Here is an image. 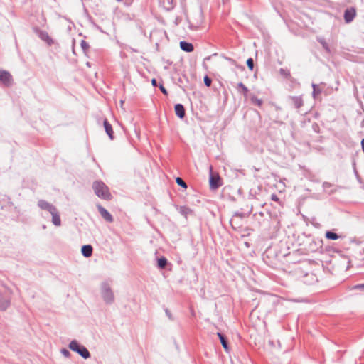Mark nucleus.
<instances>
[{
  "instance_id": "obj_25",
  "label": "nucleus",
  "mask_w": 364,
  "mask_h": 364,
  "mask_svg": "<svg viewBox=\"0 0 364 364\" xmlns=\"http://www.w3.org/2000/svg\"><path fill=\"white\" fill-rule=\"evenodd\" d=\"M247 67L249 68V69H250V70H253V68H254V62H253L252 58H249V59H247Z\"/></svg>"
},
{
  "instance_id": "obj_23",
  "label": "nucleus",
  "mask_w": 364,
  "mask_h": 364,
  "mask_svg": "<svg viewBox=\"0 0 364 364\" xmlns=\"http://www.w3.org/2000/svg\"><path fill=\"white\" fill-rule=\"evenodd\" d=\"M251 100H252V103H254L255 105L259 106V107L262 104V100L257 98L256 97H252Z\"/></svg>"
},
{
  "instance_id": "obj_14",
  "label": "nucleus",
  "mask_w": 364,
  "mask_h": 364,
  "mask_svg": "<svg viewBox=\"0 0 364 364\" xmlns=\"http://www.w3.org/2000/svg\"><path fill=\"white\" fill-rule=\"evenodd\" d=\"M333 186L330 183H328V182H324L323 183V190L325 192H326L328 194H331L333 193L335 191H336V188H333V189H330V188L333 187Z\"/></svg>"
},
{
  "instance_id": "obj_18",
  "label": "nucleus",
  "mask_w": 364,
  "mask_h": 364,
  "mask_svg": "<svg viewBox=\"0 0 364 364\" xmlns=\"http://www.w3.org/2000/svg\"><path fill=\"white\" fill-rule=\"evenodd\" d=\"M40 36L43 41H46L48 44H51L53 43V40L47 33L43 32L41 33Z\"/></svg>"
},
{
  "instance_id": "obj_27",
  "label": "nucleus",
  "mask_w": 364,
  "mask_h": 364,
  "mask_svg": "<svg viewBox=\"0 0 364 364\" xmlns=\"http://www.w3.org/2000/svg\"><path fill=\"white\" fill-rule=\"evenodd\" d=\"M81 46L85 51L89 48V45L85 41H82Z\"/></svg>"
},
{
  "instance_id": "obj_5",
  "label": "nucleus",
  "mask_w": 364,
  "mask_h": 364,
  "mask_svg": "<svg viewBox=\"0 0 364 364\" xmlns=\"http://www.w3.org/2000/svg\"><path fill=\"white\" fill-rule=\"evenodd\" d=\"M97 209L101 216L107 222L112 223L113 221V218L112 215L102 206L100 205H97Z\"/></svg>"
},
{
  "instance_id": "obj_6",
  "label": "nucleus",
  "mask_w": 364,
  "mask_h": 364,
  "mask_svg": "<svg viewBox=\"0 0 364 364\" xmlns=\"http://www.w3.org/2000/svg\"><path fill=\"white\" fill-rule=\"evenodd\" d=\"M220 178L218 174H216V175L211 174L210 178V188L213 189H216L219 186H220L221 184L220 183Z\"/></svg>"
},
{
  "instance_id": "obj_21",
  "label": "nucleus",
  "mask_w": 364,
  "mask_h": 364,
  "mask_svg": "<svg viewBox=\"0 0 364 364\" xmlns=\"http://www.w3.org/2000/svg\"><path fill=\"white\" fill-rule=\"evenodd\" d=\"M176 182L178 186H180L184 188H187L186 183L184 182V181L182 178H181L179 177L176 178Z\"/></svg>"
},
{
  "instance_id": "obj_3",
  "label": "nucleus",
  "mask_w": 364,
  "mask_h": 364,
  "mask_svg": "<svg viewBox=\"0 0 364 364\" xmlns=\"http://www.w3.org/2000/svg\"><path fill=\"white\" fill-rule=\"evenodd\" d=\"M0 81L5 85L9 86L13 82V78L9 72L0 70Z\"/></svg>"
},
{
  "instance_id": "obj_7",
  "label": "nucleus",
  "mask_w": 364,
  "mask_h": 364,
  "mask_svg": "<svg viewBox=\"0 0 364 364\" xmlns=\"http://www.w3.org/2000/svg\"><path fill=\"white\" fill-rule=\"evenodd\" d=\"M38 206L41 209L46 210L49 211L50 213H51L53 210H54L55 209V208L53 207L51 204H50L47 201L43 200H40L38 202Z\"/></svg>"
},
{
  "instance_id": "obj_2",
  "label": "nucleus",
  "mask_w": 364,
  "mask_h": 364,
  "mask_svg": "<svg viewBox=\"0 0 364 364\" xmlns=\"http://www.w3.org/2000/svg\"><path fill=\"white\" fill-rule=\"evenodd\" d=\"M69 348L73 351L77 352L85 359L88 358L90 355L87 349L85 346L80 345L76 341H72Z\"/></svg>"
},
{
  "instance_id": "obj_19",
  "label": "nucleus",
  "mask_w": 364,
  "mask_h": 364,
  "mask_svg": "<svg viewBox=\"0 0 364 364\" xmlns=\"http://www.w3.org/2000/svg\"><path fill=\"white\" fill-rule=\"evenodd\" d=\"M238 88L240 89V92L245 95L247 96V94L248 92L247 87L242 82H240L238 85Z\"/></svg>"
},
{
  "instance_id": "obj_13",
  "label": "nucleus",
  "mask_w": 364,
  "mask_h": 364,
  "mask_svg": "<svg viewBox=\"0 0 364 364\" xmlns=\"http://www.w3.org/2000/svg\"><path fill=\"white\" fill-rule=\"evenodd\" d=\"M217 336H218L220 342H221V344L223 347V348L225 349V351L228 352L229 351V348H228V343H227V341L225 340V338L224 337V336L220 333H217Z\"/></svg>"
},
{
  "instance_id": "obj_30",
  "label": "nucleus",
  "mask_w": 364,
  "mask_h": 364,
  "mask_svg": "<svg viewBox=\"0 0 364 364\" xmlns=\"http://www.w3.org/2000/svg\"><path fill=\"white\" fill-rule=\"evenodd\" d=\"M271 199H272V200L276 201V202H279V198L277 197V196L276 194H272V195L271 196Z\"/></svg>"
},
{
  "instance_id": "obj_31",
  "label": "nucleus",
  "mask_w": 364,
  "mask_h": 364,
  "mask_svg": "<svg viewBox=\"0 0 364 364\" xmlns=\"http://www.w3.org/2000/svg\"><path fill=\"white\" fill-rule=\"evenodd\" d=\"M151 84L154 87H156L157 86V82H156V80L155 78H153L151 80Z\"/></svg>"
},
{
  "instance_id": "obj_15",
  "label": "nucleus",
  "mask_w": 364,
  "mask_h": 364,
  "mask_svg": "<svg viewBox=\"0 0 364 364\" xmlns=\"http://www.w3.org/2000/svg\"><path fill=\"white\" fill-rule=\"evenodd\" d=\"M104 299L107 302H110L113 300V294L109 289H106L104 292Z\"/></svg>"
},
{
  "instance_id": "obj_26",
  "label": "nucleus",
  "mask_w": 364,
  "mask_h": 364,
  "mask_svg": "<svg viewBox=\"0 0 364 364\" xmlns=\"http://www.w3.org/2000/svg\"><path fill=\"white\" fill-rule=\"evenodd\" d=\"M204 83L207 87H210L211 85L212 80L208 76L206 75L204 77Z\"/></svg>"
},
{
  "instance_id": "obj_1",
  "label": "nucleus",
  "mask_w": 364,
  "mask_h": 364,
  "mask_svg": "<svg viewBox=\"0 0 364 364\" xmlns=\"http://www.w3.org/2000/svg\"><path fill=\"white\" fill-rule=\"evenodd\" d=\"M92 188L98 197L107 200L112 198L108 187L102 181H95Z\"/></svg>"
},
{
  "instance_id": "obj_10",
  "label": "nucleus",
  "mask_w": 364,
  "mask_h": 364,
  "mask_svg": "<svg viewBox=\"0 0 364 364\" xmlns=\"http://www.w3.org/2000/svg\"><path fill=\"white\" fill-rule=\"evenodd\" d=\"M82 254L85 257H89L92 255V247L91 245H83L82 247Z\"/></svg>"
},
{
  "instance_id": "obj_22",
  "label": "nucleus",
  "mask_w": 364,
  "mask_h": 364,
  "mask_svg": "<svg viewBox=\"0 0 364 364\" xmlns=\"http://www.w3.org/2000/svg\"><path fill=\"white\" fill-rule=\"evenodd\" d=\"M320 43L322 45L323 48L326 50L327 53H331V50L326 42L320 40Z\"/></svg>"
},
{
  "instance_id": "obj_4",
  "label": "nucleus",
  "mask_w": 364,
  "mask_h": 364,
  "mask_svg": "<svg viewBox=\"0 0 364 364\" xmlns=\"http://www.w3.org/2000/svg\"><path fill=\"white\" fill-rule=\"evenodd\" d=\"M356 15L355 9L353 7L347 9L344 11V20L347 23H350Z\"/></svg>"
},
{
  "instance_id": "obj_12",
  "label": "nucleus",
  "mask_w": 364,
  "mask_h": 364,
  "mask_svg": "<svg viewBox=\"0 0 364 364\" xmlns=\"http://www.w3.org/2000/svg\"><path fill=\"white\" fill-rule=\"evenodd\" d=\"M104 127H105V131H106L107 134H108L109 138L111 139H113L114 132H113L112 125L108 122V121L107 119H105L104 121Z\"/></svg>"
},
{
  "instance_id": "obj_34",
  "label": "nucleus",
  "mask_w": 364,
  "mask_h": 364,
  "mask_svg": "<svg viewBox=\"0 0 364 364\" xmlns=\"http://www.w3.org/2000/svg\"><path fill=\"white\" fill-rule=\"evenodd\" d=\"M363 140H364V139Z\"/></svg>"
},
{
  "instance_id": "obj_32",
  "label": "nucleus",
  "mask_w": 364,
  "mask_h": 364,
  "mask_svg": "<svg viewBox=\"0 0 364 364\" xmlns=\"http://www.w3.org/2000/svg\"><path fill=\"white\" fill-rule=\"evenodd\" d=\"M361 146H362L363 151V153H364V140H362V141H361Z\"/></svg>"
},
{
  "instance_id": "obj_28",
  "label": "nucleus",
  "mask_w": 364,
  "mask_h": 364,
  "mask_svg": "<svg viewBox=\"0 0 364 364\" xmlns=\"http://www.w3.org/2000/svg\"><path fill=\"white\" fill-rule=\"evenodd\" d=\"M159 88H160L161 91L164 95H167V94H168L167 90H166V88L163 86V85H160Z\"/></svg>"
},
{
  "instance_id": "obj_24",
  "label": "nucleus",
  "mask_w": 364,
  "mask_h": 364,
  "mask_svg": "<svg viewBox=\"0 0 364 364\" xmlns=\"http://www.w3.org/2000/svg\"><path fill=\"white\" fill-rule=\"evenodd\" d=\"M351 289L364 291V283L354 285L353 287H352Z\"/></svg>"
},
{
  "instance_id": "obj_29",
  "label": "nucleus",
  "mask_w": 364,
  "mask_h": 364,
  "mask_svg": "<svg viewBox=\"0 0 364 364\" xmlns=\"http://www.w3.org/2000/svg\"><path fill=\"white\" fill-rule=\"evenodd\" d=\"M61 353L65 356V357H68L70 355V353L68 350L66 349H63L61 350Z\"/></svg>"
},
{
  "instance_id": "obj_17",
  "label": "nucleus",
  "mask_w": 364,
  "mask_h": 364,
  "mask_svg": "<svg viewBox=\"0 0 364 364\" xmlns=\"http://www.w3.org/2000/svg\"><path fill=\"white\" fill-rule=\"evenodd\" d=\"M9 304V301L0 294V310H5Z\"/></svg>"
},
{
  "instance_id": "obj_8",
  "label": "nucleus",
  "mask_w": 364,
  "mask_h": 364,
  "mask_svg": "<svg viewBox=\"0 0 364 364\" xmlns=\"http://www.w3.org/2000/svg\"><path fill=\"white\" fill-rule=\"evenodd\" d=\"M175 113L181 119L185 116V109L181 104H177L175 105Z\"/></svg>"
},
{
  "instance_id": "obj_20",
  "label": "nucleus",
  "mask_w": 364,
  "mask_h": 364,
  "mask_svg": "<svg viewBox=\"0 0 364 364\" xmlns=\"http://www.w3.org/2000/svg\"><path fill=\"white\" fill-rule=\"evenodd\" d=\"M167 264V260L165 257H161L158 259V266L160 268H164Z\"/></svg>"
},
{
  "instance_id": "obj_33",
  "label": "nucleus",
  "mask_w": 364,
  "mask_h": 364,
  "mask_svg": "<svg viewBox=\"0 0 364 364\" xmlns=\"http://www.w3.org/2000/svg\"><path fill=\"white\" fill-rule=\"evenodd\" d=\"M313 87H314V93L315 94V92H316L315 87H316V85H313Z\"/></svg>"
},
{
  "instance_id": "obj_9",
  "label": "nucleus",
  "mask_w": 364,
  "mask_h": 364,
  "mask_svg": "<svg viewBox=\"0 0 364 364\" xmlns=\"http://www.w3.org/2000/svg\"><path fill=\"white\" fill-rule=\"evenodd\" d=\"M52 215V222L55 226H60L61 224V220L58 213L56 211V209L53 210L51 213Z\"/></svg>"
},
{
  "instance_id": "obj_11",
  "label": "nucleus",
  "mask_w": 364,
  "mask_h": 364,
  "mask_svg": "<svg viewBox=\"0 0 364 364\" xmlns=\"http://www.w3.org/2000/svg\"><path fill=\"white\" fill-rule=\"evenodd\" d=\"M180 47L183 50L186 52H192L194 49L193 46L191 43L186 41H181L180 43Z\"/></svg>"
},
{
  "instance_id": "obj_16",
  "label": "nucleus",
  "mask_w": 364,
  "mask_h": 364,
  "mask_svg": "<svg viewBox=\"0 0 364 364\" xmlns=\"http://www.w3.org/2000/svg\"><path fill=\"white\" fill-rule=\"evenodd\" d=\"M325 235L328 240H336L340 237L339 235H338L336 233L331 232V231H326Z\"/></svg>"
}]
</instances>
